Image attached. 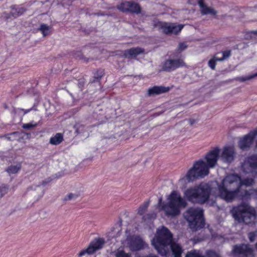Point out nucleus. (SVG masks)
<instances>
[{"label":"nucleus","instance_id":"30","mask_svg":"<svg viewBox=\"0 0 257 257\" xmlns=\"http://www.w3.org/2000/svg\"><path fill=\"white\" fill-rule=\"evenodd\" d=\"M38 125V123L32 121L30 123H25L23 125V128L25 130H30Z\"/></svg>","mask_w":257,"mask_h":257},{"label":"nucleus","instance_id":"27","mask_svg":"<svg viewBox=\"0 0 257 257\" xmlns=\"http://www.w3.org/2000/svg\"><path fill=\"white\" fill-rule=\"evenodd\" d=\"M39 30L42 32L43 36H46L48 34L50 27L46 24H43L41 25Z\"/></svg>","mask_w":257,"mask_h":257},{"label":"nucleus","instance_id":"20","mask_svg":"<svg viewBox=\"0 0 257 257\" xmlns=\"http://www.w3.org/2000/svg\"><path fill=\"white\" fill-rule=\"evenodd\" d=\"M198 4L201 9V14L203 15L210 14L216 15L217 12L214 9L207 7L204 2L203 0H198Z\"/></svg>","mask_w":257,"mask_h":257},{"label":"nucleus","instance_id":"46","mask_svg":"<svg viewBox=\"0 0 257 257\" xmlns=\"http://www.w3.org/2000/svg\"><path fill=\"white\" fill-rule=\"evenodd\" d=\"M184 178H182L181 179H180V180L181 181V180H184Z\"/></svg>","mask_w":257,"mask_h":257},{"label":"nucleus","instance_id":"40","mask_svg":"<svg viewBox=\"0 0 257 257\" xmlns=\"http://www.w3.org/2000/svg\"><path fill=\"white\" fill-rule=\"evenodd\" d=\"M249 240L253 242L254 240L255 234L253 232H250L248 235Z\"/></svg>","mask_w":257,"mask_h":257},{"label":"nucleus","instance_id":"16","mask_svg":"<svg viewBox=\"0 0 257 257\" xmlns=\"http://www.w3.org/2000/svg\"><path fill=\"white\" fill-rule=\"evenodd\" d=\"M144 49L140 47L132 48L124 51L123 55L125 58L132 59L144 53Z\"/></svg>","mask_w":257,"mask_h":257},{"label":"nucleus","instance_id":"13","mask_svg":"<svg viewBox=\"0 0 257 257\" xmlns=\"http://www.w3.org/2000/svg\"><path fill=\"white\" fill-rule=\"evenodd\" d=\"M219 153L220 149L218 148H215L206 154L205 156L206 165L209 168H213L215 166L219 158Z\"/></svg>","mask_w":257,"mask_h":257},{"label":"nucleus","instance_id":"12","mask_svg":"<svg viewBox=\"0 0 257 257\" xmlns=\"http://www.w3.org/2000/svg\"><path fill=\"white\" fill-rule=\"evenodd\" d=\"M235 155L234 147L226 146L223 148L220 158L223 162L230 163L234 160Z\"/></svg>","mask_w":257,"mask_h":257},{"label":"nucleus","instance_id":"35","mask_svg":"<svg viewBox=\"0 0 257 257\" xmlns=\"http://www.w3.org/2000/svg\"><path fill=\"white\" fill-rule=\"evenodd\" d=\"M206 254L207 257H221L218 253L213 250H207Z\"/></svg>","mask_w":257,"mask_h":257},{"label":"nucleus","instance_id":"43","mask_svg":"<svg viewBox=\"0 0 257 257\" xmlns=\"http://www.w3.org/2000/svg\"><path fill=\"white\" fill-rule=\"evenodd\" d=\"M32 108L29 109H26V110H25L24 109H22V110L23 111H24V113L26 114V113H27L29 112L30 111V110H32Z\"/></svg>","mask_w":257,"mask_h":257},{"label":"nucleus","instance_id":"6","mask_svg":"<svg viewBox=\"0 0 257 257\" xmlns=\"http://www.w3.org/2000/svg\"><path fill=\"white\" fill-rule=\"evenodd\" d=\"M185 218L193 231H196L204 226L203 211L201 208H190L186 212Z\"/></svg>","mask_w":257,"mask_h":257},{"label":"nucleus","instance_id":"14","mask_svg":"<svg viewBox=\"0 0 257 257\" xmlns=\"http://www.w3.org/2000/svg\"><path fill=\"white\" fill-rule=\"evenodd\" d=\"M256 135L257 131H253L244 136L239 142V148L242 150H245L250 148Z\"/></svg>","mask_w":257,"mask_h":257},{"label":"nucleus","instance_id":"41","mask_svg":"<svg viewBox=\"0 0 257 257\" xmlns=\"http://www.w3.org/2000/svg\"><path fill=\"white\" fill-rule=\"evenodd\" d=\"M189 123L191 125H192L193 124H194L195 123H196V120L194 119H190L189 120Z\"/></svg>","mask_w":257,"mask_h":257},{"label":"nucleus","instance_id":"42","mask_svg":"<svg viewBox=\"0 0 257 257\" xmlns=\"http://www.w3.org/2000/svg\"><path fill=\"white\" fill-rule=\"evenodd\" d=\"M148 215L149 216V218H154L156 217V215L154 213H152L150 215L148 214Z\"/></svg>","mask_w":257,"mask_h":257},{"label":"nucleus","instance_id":"47","mask_svg":"<svg viewBox=\"0 0 257 257\" xmlns=\"http://www.w3.org/2000/svg\"><path fill=\"white\" fill-rule=\"evenodd\" d=\"M162 201V199H160V202H161Z\"/></svg>","mask_w":257,"mask_h":257},{"label":"nucleus","instance_id":"8","mask_svg":"<svg viewBox=\"0 0 257 257\" xmlns=\"http://www.w3.org/2000/svg\"><path fill=\"white\" fill-rule=\"evenodd\" d=\"M185 66V63L182 59L169 58L162 63L160 71L170 72Z\"/></svg>","mask_w":257,"mask_h":257},{"label":"nucleus","instance_id":"25","mask_svg":"<svg viewBox=\"0 0 257 257\" xmlns=\"http://www.w3.org/2000/svg\"><path fill=\"white\" fill-rule=\"evenodd\" d=\"M130 7V2H124L117 5V8L121 12H128V9Z\"/></svg>","mask_w":257,"mask_h":257},{"label":"nucleus","instance_id":"36","mask_svg":"<svg viewBox=\"0 0 257 257\" xmlns=\"http://www.w3.org/2000/svg\"><path fill=\"white\" fill-rule=\"evenodd\" d=\"M77 197V195L73 193H69L66 195L63 199L64 201H68L75 199Z\"/></svg>","mask_w":257,"mask_h":257},{"label":"nucleus","instance_id":"24","mask_svg":"<svg viewBox=\"0 0 257 257\" xmlns=\"http://www.w3.org/2000/svg\"><path fill=\"white\" fill-rule=\"evenodd\" d=\"M255 77H257V72L254 74H250V75L245 76L237 77L236 78H235V79L236 81H238L239 82H245L246 81H248V80H250L251 79H254Z\"/></svg>","mask_w":257,"mask_h":257},{"label":"nucleus","instance_id":"3","mask_svg":"<svg viewBox=\"0 0 257 257\" xmlns=\"http://www.w3.org/2000/svg\"><path fill=\"white\" fill-rule=\"evenodd\" d=\"M211 190L209 184L202 182L197 186L188 188L184 196L189 201L204 204L208 200Z\"/></svg>","mask_w":257,"mask_h":257},{"label":"nucleus","instance_id":"23","mask_svg":"<svg viewBox=\"0 0 257 257\" xmlns=\"http://www.w3.org/2000/svg\"><path fill=\"white\" fill-rule=\"evenodd\" d=\"M63 141V136L60 133H57L53 137L51 138L50 143L52 145H57L60 144Z\"/></svg>","mask_w":257,"mask_h":257},{"label":"nucleus","instance_id":"31","mask_svg":"<svg viewBox=\"0 0 257 257\" xmlns=\"http://www.w3.org/2000/svg\"><path fill=\"white\" fill-rule=\"evenodd\" d=\"M231 55V51L230 50H226L222 52V56L219 58L218 59L219 61H222L228 58Z\"/></svg>","mask_w":257,"mask_h":257},{"label":"nucleus","instance_id":"1","mask_svg":"<svg viewBox=\"0 0 257 257\" xmlns=\"http://www.w3.org/2000/svg\"><path fill=\"white\" fill-rule=\"evenodd\" d=\"M253 183L252 178L242 180L238 175H228L217 185L216 196L228 203L235 199L243 200L250 194L248 191L242 189V186H250Z\"/></svg>","mask_w":257,"mask_h":257},{"label":"nucleus","instance_id":"37","mask_svg":"<svg viewBox=\"0 0 257 257\" xmlns=\"http://www.w3.org/2000/svg\"><path fill=\"white\" fill-rule=\"evenodd\" d=\"M8 188L7 187H0V198L2 197L8 192Z\"/></svg>","mask_w":257,"mask_h":257},{"label":"nucleus","instance_id":"29","mask_svg":"<svg viewBox=\"0 0 257 257\" xmlns=\"http://www.w3.org/2000/svg\"><path fill=\"white\" fill-rule=\"evenodd\" d=\"M218 57L216 55L214 56L213 58L210 59L208 62V66L212 69L215 70L216 67V62L219 61Z\"/></svg>","mask_w":257,"mask_h":257},{"label":"nucleus","instance_id":"10","mask_svg":"<svg viewBox=\"0 0 257 257\" xmlns=\"http://www.w3.org/2000/svg\"><path fill=\"white\" fill-rule=\"evenodd\" d=\"M242 168L246 173L257 175V155L248 157L243 164Z\"/></svg>","mask_w":257,"mask_h":257},{"label":"nucleus","instance_id":"2","mask_svg":"<svg viewBox=\"0 0 257 257\" xmlns=\"http://www.w3.org/2000/svg\"><path fill=\"white\" fill-rule=\"evenodd\" d=\"M172 239L173 235L169 230L163 226L158 230V236L152 242L161 255H166L171 248L174 257H181L183 249L179 244L173 242Z\"/></svg>","mask_w":257,"mask_h":257},{"label":"nucleus","instance_id":"15","mask_svg":"<svg viewBox=\"0 0 257 257\" xmlns=\"http://www.w3.org/2000/svg\"><path fill=\"white\" fill-rule=\"evenodd\" d=\"M233 251L234 254L242 257L251 255L253 252L250 245L244 244L234 246Z\"/></svg>","mask_w":257,"mask_h":257},{"label":"nucleus","instance_id":"45","mask_svg":"<svg viewBox=\"0 0 257 257\" xmlns=\"http://www.w3.org/2000/svg\"><path fill=\"white\" fill-rule=\"evenodd\" d=\"M251 34H253L254 35H257V30L256 31H253L250 32Z\"/></svg>","mask_w":257,"mask_h":257},{"label":"nucleus","instance_id":"5","mask_svg":"<svg viewBox=\"0 0 257 257\" xmlns=\"http://www.w3.org/2000/svg\"><path fill=\"white\" fill-rule=\"evenodd\" d=\"M234 218L245 224L254 223L256 219L255 210L246 203H241L232 210Z\"/></svg>","mask_w":257,"mask_h":257},{"label":"nucleus","instance_id":"17","mask_svg":"<svg viewBox=\"0 0 257 257\" xmlns=\"http://www.w3.org/2000/svg\"><path fill=\"white\" fill-rule=\"evenodd\" d=\"M170 89L169 87L163 86H155L149 88L148 90V95L149 96H153L159 95L164 93L168 92Z\"/></svg>","mask_w":257,"mask_h":257},{"label":"nucleus","instance_id":"19","mask_svg":"<svg viewBox=\"0 0 257 257\" xmlns=\"http://www.w3.org/2000/svg\"><path fill=\"white\" fill-rule=\"evenodd\" d=\"M11 12L10 14H7L5 16L6 19H10L11 18H16L22 15L26 10L22 7H18L16 6H12L11 7Z\"/></svg>","mask_w":257,"mask_h":257},{"label":"nucleus","instance_id":"32","mask_svg":"<svg viewBox=\"0 0 257 257\" xmlns=\"http://www.w3.org/2000/svg\"><path fill=\"white\" fill-rule=\"evenodd\" d=\"M75 132L77 134L83 133L85 131V127L81 124H76L75 125Z\"/></svg>","mask_w":257,"mask_h":257},{"label":"nucleus","instance_id":"7","mask_svg":"<svg viewBox=\"0 0 257 257\" xmlns=\"http://www.w3.org/2000/svg\"><path fill=\"white\" fill-rule=\"evenodd\" d=\"M209 174V167L202 160L196 161L185 176L188 182H193L199 178H203Z\"/></svg>","mask_w":257,"mask_h":257},{"label":"nucleus","instance_id":"22","mask_svg":"<svg viewBox=\"0 0 257 257\" xmlns=\"http://www.w3.org/2000/svg\"><path fill=\"white\" fill-rule=\"evenodd\" d=\"M130 7L128 9V12L137 14L141 13V8L138 4L133 2H130Z\"/></svg>","mask_w":257,"mask_h":257},{"label":"nucleus","instance_id":"26","mask_svg":"<svg viewBox=\"0 0 257 257\" xmlns=\"http://www.w3.org/2000/svg\"><path fill=\"white\" fill-rule=\"evenodd\" d=\"M150 201H147L145 202L138 209V213L142 215L146 211L149 205Z\"/></svg>","mask_w":257,"mask_h":257},{"label":"nucleus","instance_id":"21","mask_svg":"<svg viewBox=\"0 0 257 257\" xmlns=\"http://www.w3.org/2000/svg\"><path fill=\"white\" fill-rule=\"evenodd\" d=\"M21 164H18L16 165H11L6 170V172L10 175L17 174L21 169Z\"/></svg>","mask_w":257,"mask_h":257},{"label":"nucleus","instance_id":"44","mask_svg":"<svg viewBox=\"0 0 257 257\" xmlns=\"http://www.w3.org/2000/svg\"><path fill=\"white\" fill-rule=\"evenodd\" d=\"M136 257H158V256H157L156 255H147V256H138Z\"/></svg>","mask_w":257,"mask_h":257},{"label":"nucleus","instance_id":"34","mask_svg":"<svg viewBox=\"0 0 257 257\" xmlns=\"http://www.w3.org/2000/svg\"><path fill=\"white\" fill-rule=\"evenodd\" d=\"M116 257H131V254L123 250H118L115 254Z\"/></svg>","mask_w":257,"mask_h":257},{"label":"nucleus","instance_id":"38","mask_svg":"<svg viewBox=\"0 0 257 257\" xmlns=\"http://www.w3.org/2000/svg\"><path fill=\"white\" fill-rule=\"evenodd\" d=\"M187 48V45L185 43H180L178 45V50L182 51Z\"/></svg>","mask_w":257,"mask_h":257},{"label":"nucleus","instance_id":"33","mask_svg":"<svg viewBox=\"0 0 257 257\" xmlns=\"http://www.w3.org/2000/svg\"><path fill=\"white\" fill-rule=\"evenodd\" d=\"M104 71L103 70H98L97 72L94 74V78L95 81H98L103 75Z\"/></svg>","mask_w":257,"mask_h":257},{"label":"nucleus","instance_id":"18","mask_svg":"<svg viewBox=\"0 0 257 257\" xmlns=\"http://www.w3.org/2000/svg\"><path fill=\"white\" fill-rule=\"evenodd\" d=\"M144 242L139 237L133 238L129 243V247L132 251H138L144 248Z\"/></svg>","mask_w":257,"mask_h":257},{"label":"nucleus","instance_id":"28","mask_svg":"<svg viewBox=\"0 0 257 257\" xmlns=\"http://www.w3.org/2000/svg\"><path fill=\"white\" fill-rule=\"evenodd\" d=\"M185 257H204L202 255L199 251L196 250H193L188 252L186 254Z\"/></svg>","mask_w":257,"mask_h":257},{"label":"nucleus","instance_id":"4","mask_svg":"<svg viewBox=\"0 0 257 257\" xmlns=\"http://www.w3.org/2000/svg\"><path fill=\"white\" fill-rule=\"evenodd\" d=\"M168 202L164 204L162 208L167 216H176L180 214V209L187 206V202L180 194L172 191L168 197Z\"/></svg>","mask_w":257,"mask_h":257},{"label":"nucleus","instance_id":"39","mask_svg":"<svg viewBox=\"0 0 257 257\" xmlns=\"http://www.w3.org/2000/svg\"><path fill=\"white\" fill-rule=\"evenodd\" d=\"M76 57H79L80 59L84 60L85 62L88 61V59L86 58L84 56H83L80 52H78Z\"/></svg>","mask_w":257,"mask_h":257},{"label":"nucleus","instance_id":"9","mask_svg":"<svg viewBox=\"0 0 257 257\" xmlns=\"http://www.w3.org/2000/svg\"><path fill=\"white\" fill-rule=\"evenodd\" d=\"M156 26L161 29L163 32L167 35L178 34L184 26L182 25H176L174 24H169L162 22H158Z\"/></svg>","mask_w":257,"mask_h":257},{"label":"nucleus","instance_id":"11","mask_svg":"<svg viewBox=\"0 0 257 257\" xmlns=\"http://www.w3.org/2000/svg\"><path fill=\"white\" fill-rule=\"evenodd\" d=\"M104 244V240L102 238H98L91 241L89 246L86 249L82 250L79 253V256H82L87 253L91 254L93 253L97 250L101 249Z\"/></svg>","mask_w":257,"mask_h":257}]
</instances>
